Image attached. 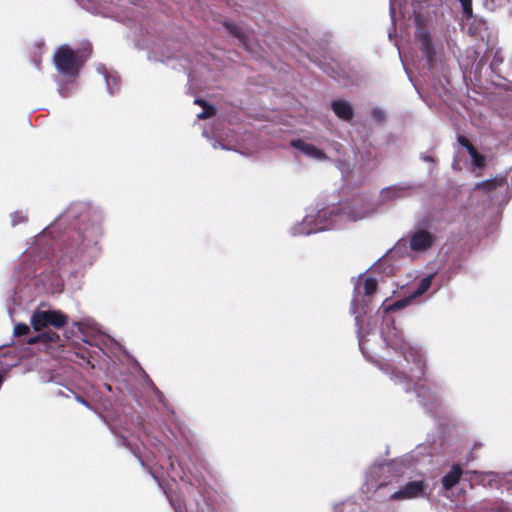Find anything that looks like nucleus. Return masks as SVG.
<instances>
[{
  "label": "nucleus",
  "mask_w": 512,
  "mask_h": 512,
  "mask_svg": "<svg viewBox=\"0 0 512 512\" xmlns=\"http://www.w3.org/2000/svg\"><path fill=\"white\" fill-rule=\"evenodd\" d=\"M79 217L84 219L78 229L59 242L52 252L49 251L51 241L48 235L52 233L55 224L36 235L25 253L36 255L41 267L51 268L53 272L75 273L92 265L100 254L101 215L92 212L85 203L77 202L72 203L56 222L66 223Z\"/></svg>",
  "instance_id": "f257e3e1"
},
{
  "label": "nucleus",
  "mask_w": 512,
  "mask_h": 512,
  "mask_svg": "<svg viewBox=\"0 0 512 512\" xmlns=\"http://www.w3.org/2000/svg\"><path fill=\"white\" fill-rule=\"evenodd\" d=\"M381 338L389 356L379 364V368L405 392L409 393L413 388L419 404L435 414L442 406L440 392L426 383H419L426 368L422 347L407 341L403 332L395 326L394 319L388 315L383 317Z\"/></svg>",
  "instance_id": "f03ea898"
},
{
  "label": "nucleus",
  "mask_w": 512,
  "mask_h": 512,
  "mask_svg": "<svg viewBox=\"0 0 512 512\" xmlns=\"http://www.w3.org/2000/svg\"><path fill=\"white\" fill-rule=\"evenodd\" d=\"M369 210L358 200L344 201L323 208H309L303 220L289 230L292 236H308L329 229L341 228L345 221H357L368 216Z\"/></svg>",
  "instance_id": "7ed1b4c3"
},
{
  "label": "nucleus",
  "mask_w": 512,
  "mask_h": 512,
  "mask_svg": "<svg viewBox=\"0 0 512 512\" xmlns=\"http://www.w3.org/2000/svg\"><path fill=\"white\" fill-rule=\"evenodd\" d=\"M352 280L354 281V290L351 300L350 312L354 315L355 324L358 328L357 336L359 348L364 357L369 359L370 356L367 351V343L369 342V339L362 333L360 328V314L366 313L365 308L370 302V297L376 292L378 283L375 278L371 276H365L364 273L359 274L356 278L353 277Z\"/></svg>",
  "instance_id": "20e7f679"
},
{
  "label": "nucleus",
  "mask_w": 512,
  "mask_h": 512,
  "mask_svg": "<svg viewBox=\"0 0 512 512\" xmlns=\"http://www.w3.org/2000/svg\"><path fill=\"white\" fill-rule=\"evenodd\" d=\"M85 61L86 58L68 45L58 47L53 55V62L57 71L65 78L76 79Z\"/></svg>",
  "instance_id": "39448f33"
},
{
  "label": "nucleus",
  "mask_w": 512,
  "mask_h": 512,
  "mask_svg": "<svg viewBox=\"0 0 512 512\" xmlns=\"http://www.w3.org/2000/svg\"><path fill=\"white\" fill-rule=\"evenodd\" d=\"M415 39L419 44V48L426 60L428 69L432 73H436L442 68V45L435 43L429 31L423 27L418 28Z\"/></svg>",
  "instance_id": "423d86ee"
},
{
  "label": "nucleus",
  "mask_w": 512,
  "mask_h": 512,
  "mask_svg": "<svg viewBox=\"0 0 512 512\" xmlns=\"http://www.w3.org/2000/svg\"><path fill=\"white\" fill-rule=\"evenodd\" d=\"M435 242V235L424 228L418 227L412 230L408 238L400 239L392 248V253H400L407 249V245L413 252H425L429 250Z\"/></svg>",
  "instance_id": "0eeeda50"
},
{
  "label": "nucleus",
  "mask_w": 512,
  "mask_h": 512,
  "mask_svg": "<svg viewBox=\"0 0 512 512\" xmlns=\"http://www.w3.org/2000/svg\"><path fill=\"white\" fill-rule=\"evenodd\" d=\"M66 323L67 317L56 310H37L31 316V324L36 331L48 326L62 328Z\"/></svg>",
  "instance_id": "6e6552de"
},
{
  "label": "nucleus",
  "mask_w": 512,
  "mask_h": 512,
  "mask_svg": "<svg viewBox=\"0 0 512 512\" xmlns=\"http://www.w3.org/2000/svg\"><path fill=\"white\" fill-rule=\"evenodd\" d=\"M434 447L430 443L419 444L410 453L405 455L403 462L410 467L424 468L433 462Z\"/></svg>",
  "instance_id": "1a4fd4ad"
},
{
  "label": "nucleus",
  "mask_w": 512,
  "mask_h": 512,
  "mask_svg": "<svg viewBox=\"0 0 512 512\" xmlns=\"http://www.w3.org/2000/svg\"><path fill=\"white\" fill-rule=\"evenodd\" d=\"M434 278V274L427 275L423 277L418 283L417 288L409 295L400 300L395 301L392 304L386 305L385 302L382 303L381 308L385 313H389L392 311L400 310L402 308L407 307L412 303L414 299L423 295L432 284V280Z\"/></svg>",
  "instance_id": "9d476101"
},
{
  "label": "nucleus",
  "mask_w": 512,
  "mask_h": 512,
  "mask_svg": "<svg viewBox=\"0 0 512 512\" xmlns=\"http://www.w3.org/2000/svg\"><path fill=\"white\" fill-rule=\"evenodd\" d=\"M420 187L421 185L412 181L399 182L383 188L380 191V199L383 203L404 199Z\"/></svg>",
  "instance_id": "9b49d317"
},
{
  "label": "nucleus",
  "mask_w": 512,
  "mask_h": 512,
  "mask_svg": "<svg viewBox=\"0 0 512 512\" xmlns=\"http://www.w3.org/2000/svg\"><path fill=\"white\" fill-rule=\"evenodd\" d=\"M391 471V465L388 463H379L372 465L366 472L365 486L368 492L377 491L391 484L386 478L382 479L385 473Z\"/></svg>",
  "instance_id": "f8f14e48"
},
{
  "label": "nucleus",
  "mask_w": 512,
  "mask_h": 512,
  "mask_svg": "<svg viewBox=\"0 0 512 512\" xmlns=\"http://www.w3.org/2000/svg\"><path fill=\"white\" fill-rule=\"evenodd\" d=\"M427 484L422 481H410L400 487L398 490L393 491L389 498L391 500H407L421 497L425 494Z\"/></svg>",
  "instance_id": "ddd939ff"
},
{
  "label": "nucleus",
  "mask_w": 512,
  "mask_h": 512,
  "mask_svg": "<svg viewBox=\"0 0 512 512\" xmlns=\"http://www.w3.org/2000/svg\"><path fill=\"white\" fill-rule=\"evenodd\" d=\"M290 145L300 151L302 154L313 160L324 162L328 160V156L315 145L308 143L302 139H294L290 142Z\"/></svg>",
  "instance_id": "4468645a"
},
{
  "label": "nucleus",
  "mask_w": 512,
  "mask_h": 512,
  "mask_svg": "<svg viewBox=\"0 0 512 512\" xmlns=\"http://www.w3.org/2000/svg\"><path fill=\"white\" fill-rule=\"evenodd\" d=\"M457 140L458 143L467 150L471 158V164L473 169H483L487 163L486 156L481 154L465 136L459 135Z\"/></svg>",
  "instance_id": "2eb2a0df"
},
{
  "label": "nucleus",
  "mask_w": 512,
  "mask_h": 512,
  "mask_svg": "<svg viewBox=\"0 0 512 512\" xmlns=\"http://www.w3.org/2000/svg\"><path fill=\"white\" fill-rule=\"evenodd\" d=\"M331 109L335 115L343 121L350 122L354 117V109L346 100H333L331 102Z\"/></svg>",
  "instance_id": "dca6fc26"
},
{
  "label": "nucleus",
  "mask_w": 512,
  "mask_h": 512,
  "mask_svg": "<svg viewBox=\"0 0 512 512\" xmlns=\"http://www.w3.org/2000/svg\"><path fill=\"white\" fill-rule=\"evenodd\" d=\"M462 475L463 469L461 466L459 464H453L441 479L443 489L449 491L454 488L459 483Z\"/></svg>",
  "instance_id": "f3484780"
},
{
  "label": "nucleus",
  "mask_w": 512,
  "mask_h": 512,
  "mask_svg": "<svg viewBox=\"0 0 512 512\" xmlns=\"http://www.w3.org/2000/svg\"><path fill=\"white\" fill-rule=\"evenodd\" d=\"M96 70L101 74L106 82L107 91L113 95L119 88V77L111 74L103 64H98Z\"/></svg>",
  "instance_id": "a211bd4d"
},
{
  "label": "nucleus",
  "mask_w": 512,
  "mask_h": 512,
  "mask_svg": "<svg viewBox=\"0 0 512 512\" xmlns=\"http://www.w3.org/2000/svg\"><path fill=\"white\" fill-rule=\"evenodd\" d=\"M225 28L226 30L236 37L239 42L246 48H249V31L243 29L242 27L238 26L237 24L233 22H225Z\"/></svg>",
  "instance_id": "6ab92c4d"
},
{
  "label": "nucleus",
  "mask_w": 512,
  "mask_h": 512,
  "mask_svg": "<svg viewBox=\"0 0 512 512\" xmlns=\"http://www.w3.org/2000/svg\"><path fill=\"white\" fill-rule=\"evenodd\" d=\"M60 340V337L57 333L52 330H46L34 337L28 339L29 344H36L38 342L43 343H56Z\"/></svg>",
  "instance_id": "aec40b11"
},
{
  "label": "nucleus",
  "mask_w": 512,
  "mask_h": 512,
  "mask_svg": "<svg viewBox=\"0 0 512 512\" xmlns=\"http://www.w3.org/2000/svg\"><path fill=\"white\" fill-rule=\"evenodd\" d=\"M67 79L68 80L66 82H61V81L57 82L58 93L60 94L61 97H64V98L70 97L74 93V91L76 90V87H77L76 79H73V78H67Z\"/></svg>",
  "instance_id": "412c9836"
},
{
  "label": "nucleus",
  "mask_w": 512,
  "mask_h": 512,
  "mask_svg": "<svg viewBox=\"0 0 512 512\" xmlns=\"http://www.w3.org/2000/svg\"><path fill=\"white\" fill-rule=\"evenodd\" d=\"M483 5L489 11H494L497 8H506L507 11H512V0H483Z\"/></svg>",
  "instance_id": "4be33fe9"
},
{
  "label": "nucleus",
  "mask_w": 512,
  "mask_h": 512,
  "mask_svg": "<svg viewBox=\"0 0 512 512\" xmlns=\"http://www.w3.org/2000/svg\"><path fill=\"white\" fill-rule=\"evenodd\" d=\"M28 220V213L24 210H16L10 214V222L12 227L26 223Z\"/></svg>",
  "instance_id": "5701e85b"
},
{
  "label": "nucleus",
  "mask_w": 512,
  "mask_h": 512,
  "mask_svg": "<svg viewBox=\"0 0 512 512\" xmlns=\"http://www.w3.org/2000/svg\"><path fill=\"white\" fill-rule=\"evenodd\" d=\"M334 512H358L357 504L347 499L341 503H338L334 506Z\"/></svg>",
  "instance_id": "b1692460"
},
{
  "label": "nucleus",
  "mask_w": 512,
  "mask_h": 512,
  "mask_svg": "<svg viewBox=\"0 0 512 512\" xmlns=\"http://www.w3.org/2000/svg\"><path fill=\"white\" fill-rule=\"evenodd\" d=\"M110 430L118 438L117 441H118L119 445L127 448L133 454L136 455V452H135V449H134L133 445L131 444V442L129 441V439L125 435L120 434L113 426H110Z\"/></svg>",
  "instance_id": "393cba45"
},
{
  "label": "nucleus",
  "mask_w": 512,
  "mask_h": 512,
  "mask_svg": "<svg viewBox=\"0 0 512 512\" xmlns=\"http://www.w3.org/2000/svg\"><path fill=\"white\" fill-rule=\"evenodd\" d=\"M147 49H148L147 57H148V60H150V61H159V62L166 63L170 59V56L165 55L164 53H161L158 55L154 46L147 47Z\"/></svg>",
  "instance_id": "a878e982"
},
{
  "label": "nucleus",
  "mask_w": 512,
  "mask_h": 512,
  "mask_svg": "<svg viewBox=\"0 0 512 512\" xmlns=\"http://www.w3.org/2000/svg\"><path fill=\"white\" fill-rule=\"evenodd\" d=\"M462 8L463 18L469 20L473 17L472 0H457Z\"/></svg>",
  "instance_id": "bb28decb"
},
{
  "label": "nucleus",
  "mask_w": 512,
  "mask_h": 512,
  "mask_svg": "<svg viewBox=\"0 0 512 512\" xmlns=\"http://www.w3.org/2000/svg\"><path fill=\"white\" fill-rule=\"evenodd\" d=\"M30 332V327L24 323H18L14 326V336L20 337Z\"/></svg>",
  "instance_id": "cd10ccee"
},
{
  "label": "nucleus",
  "mask_w": 512,
  "mask_h": 512,
  "mask_svg": "<svg viewBox=\"0 0 512 512\" xmlns=\"http://www.w3.org/2000/svg\"><path fill=\"white\" fill-rule=\"evenodd\" d=\"M371 116L373 119H375L378 122H381L385 119V111L380 107H375L371 111Z\"/></svg>",
  "instance_id": "c85d7f7f"
},
{
  "label": "nucleus",
  "mask_w": 512,
  "mask_h": 512,
  "mask_svg": "<svg viewBox=\"0 0 512 512\" xmlns=\"http://www.w3.org/2000/svg\"><path fill=\"white\" fill-rule=\"evenodd\" d=\"M215 113V109L212 107V106H206V107H203V111L200 112L197 117L199 119H207L211 116H213Z\"/></svg>",
  "instance_id": "c756f323"
},
{
  "label": "nucleus",
  "mask_w": 512,
  "mask_h": 512,
  "mask_svg": "<svg viewBox=\"0 0 512 512\" xmlns=\"http://www.w3.org/2000/svg\"><path fill=\"white\" fill-rule=\"evenodd\" d=\"M164 493L165 495L167 496L170 504L173 506L174 508V511L175 512H183L182 508H181V504L179 502H177L173 496L167 491L164 489Z\"/></svg>",
  "instance_id": "7c9ffc66"
},
{
  "label": "nucleus",
  "mask_w": 512,
  "mask_h": 512,
  "mask_svg": "<svg viewBox=\"0 0 512 512\" xmlns=\"http://www.w3.org/2000/svg\"><path fill=\"white\" fill-rule=\"evenodd\" d=\"M472 512H487L488 510V502L487 501H480L478 503H475L472 506Z\"/></svg>",
  "instance_id": "2f4dec72"
},
{
  "label": "nucleus",
  "mask_w": 512,
  "mask_h": 512,
  "mask_svg": "<svg viewBox=\"0 0 512 512\" xmlns=\"http://www.w3.org/2000/svg\"><path fill=\"white\" fill-rule=\"evenodd\" d=\"M147 384L153 390L155 395L158 397L159 401L162 402L163 401V394L160 392V390H158V388L154 385V383L150 379L147 380Z\"/></svg>",
  "instance_id": "473e14b6"
},
{
  "label": "nucleus",
  "mask_w": 512,
  "mask_h": 512,
  "mask_svg": "<svg viewBox=\"0 0 512 512\" xmlns=\"http://www.w3.org/2000/svg\"><path fill=\"white\" fill-rule=\"evenodd\" d=\"M75 398H76L77 402H79L80 404L84 405L88 409H91V405L83 397H81L79 395H76Z\"/></svg>",
  "instance_id": "72a5a7b5"
},
{
  "label": "nucleus",
  "mask_w": 512,
  "mask_h": 512,
  "mask_svg": "<svg viewBox=\"0 0 512 512\" xmlns=\"http://www.w3.org/2000/svg\"><path fill=\"white\" fill-rule=\"evenodd\" d=\"M212 147H213L214 149H216V148H218V147H220V148H222V149H226V146L222 145V144H221L219 141H217V140H213V142H212Z\"/></svg>",
  "instance_id": "f704fd0d"
},
{
  "label": "nucleus",
  "mask_w": 512,
  "mask_h": 512,
  "mask_svg": "<svg viewBox=\"0 0 512 512\" xmlns=\"http://www.w3.org/2000/svg\"><path fill=\"white\" fill-rule=\"evenodd\" d=\"M421 159L424 161V162H429V163H433L434 162V159L432 156H429V155H422L421 156Z\"/></svg>",
  "instance_id": "c9c22d12"
},
{
  "label": "nucleus",
  "mask_w": 512,
  "mask_h": 512,
  "mask_svg": "<svg viewBox=\"0 0 512 512\" xmlns=\"http://www.w3.org/2000/svg\"><path fill=\"white\" fill-rule=\"evenodd\" d=\"M194 102H195V104L201 105L202 107L208 106L206 101L202 100V99H196Z\"/></svg>",
  "instance_id": "e433bc0d"
},
{
  "label": "nucleus",
  "mask_w": 512,
  "mask_h": 512,
  "mask_svg": "<svg viewBox=\"0 0 512 512\" xmlns=\"http://www.w3.org/2000/svg\"><path fill=\"white\" fill-rule=\"evenodd\" d=\"M382 265H383V263L379 260L372 267H373L374 270H379L382 267Z\"/></svg>",
  "instance_id": "4c0bfd02"
},
{
  "label": "nucleus",
  "mask_w": 512,
  "mask_h": 512,
  "mask_svg": "<svg viewBox=\"0 0 512 512\" xmlns=\"http://www.w3.org/2000/svg\"><path fill=\"white\" fill-rule=\"evenodd\" d=\"M502 61V59L498 58L497 55H495L494 59H493V62H492V65H495L496 63H500Z\"/></svg>",
  "instance_id": "58836bf2"
},
{
  "label": "nucleus",
  "mask_w": 512,
  "mask_h": 512,
  "mask_svg": "<svg viewBox=\"0 0 512 512\" xmlns=\"http://www.w3.org/2000/svg\"><path fill=\"white\" fill-rule=\"evenodd\" d=\"M390 15H391L392 21L394 22L395 11H394V8L392 6L390 7Z\"/></svg>",
  "instance_id": "ea45409f"
},
{
  "label": "nucleus",
  "mask_w": 512,
  "mask_h": 512,
  "mask_svg": "<svg viewBox=\"0 0 512 512\" xmlns=\"http://www.w3.org/2000/svg\"><path fill=\"white\" fill-rule=\"evenodd\" d=\"M202 135H203L204 137H206L207 139H210V135H209V133H208V130L204 129V130H203V132H202Z\"/></svg>",
  "instance_id": "a19ab883"
},
{
  "label": "nucleus",
  "mask_w": 512,
  "mask_h": 512,
  "mask_svg": "<svg viewBox=\"0 0 512 512\" xmlns=\"http://www.w3.org/2000/svg\"><path fill=\"white\" fill-rule=\"evenodd\" d=\"M150 474H151V475L153 476V478L157 481L158 485H159L160 487H162V486H161V483H160V481H159V479H158V477H157V476H155V474H154L152 471H150Z\"/></svg>",
  "instance_id": "79ce46f5"
},
{
  "label": "nucleus",
  "mask_w": 512,
  "mask_h": 512,
  "mask_svg": "<svg viewBox=\"0 0 512 512\" xmlns=\"http://www.w3.org/2000/svg\"><path fill=\"white\" fill-rule=\"evenodd\" d=\"M481 445H482V444H481L480 442H475V443L473 444V449H478V448H480V447H481Z\"/></svg>",
  "instance_id": "37998d69"
},
{
  "label": "nucleus",
  "mask_w": 512,
  "mask_h": 512,
  "mask_svg": "<svg viewBox=\"0 0 512 512\" xmlns=\"http://www.w3.org/2000/svg\"><path fill=\"white\" fill-rule=\"evenodd\" d=\"M170 467L171 469L174 471L175 470V465H174V462L170 459Z\"/></svg>",
  "instance_id": "c03bdc74"
},
{
  "label": "nucleus",
  "mask_w": 512,
  "mask_h": 512,
  "mask_svg": "<svg viewBox=\"0 0 512 512\" xmlns=\"http://www.w3.org/2000/svg\"><path fill=\"white\" fill-rule=\"evenodd\" d=\"M57 395H59V396H65V394H64L61 390H59V391L57 392Z\"/></svg>",
  "instance_id": "a18cd8bd"
},
{
  "label": "nucleus",
  "mask_w": 512,
  "mask_h": 512,
  "mask_svg": "<svg viewBox=\"0 0 512 512\" xmlns=\"http://www.w3.org/2000/svg\"><path fill=\"white\" fill-rule=\"evenodd\" d=\"M495 510H496V512H500L501 511L499 507L495 508Z\"/></svg>",
  "instance_id": "49530a36"
},
{
  "label": "nucleus",
  "mask_w": 512,
  "mask_h": 512,
  "mask_svg": "<svg viewBox=\"0 0 512 512\" xmlns=\"http://www.w3.org/2000/svg\"><path fill=\"white\" fill-rule=\"evenodd\" d=\"M488 509L493 510V507H490L489 503H488Z\"/></svg>",
  "instance_id": "de8ad7c7"
}]
</instances>
